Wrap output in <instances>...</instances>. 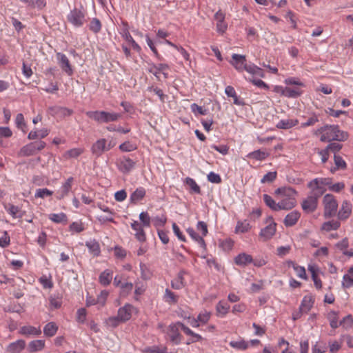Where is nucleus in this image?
I'll use <instances>...</instances> for the list:
<instances>
[{"label": "nucleus", "instance_id": "nucleus-1", "mask_svg": "<svg viewBox=\"0 0 353 353\" xmlns=\"http://www.w3.org/2000/svg\"><path fill=\"white\" fill-rule=\"evenodd\" d=\"M347 137V133L341 131L338 125H327V130L325 133L321 135L320 140L323 142L330 141L332 140L344 141Z\"/></svg>", "mask_w": 353, "mask_h": 353}, {"label": "nucleus", "instance_id": "nucleus-2", "mask_svg": "<svg viewBox=\"0 0 353 353\" xmlns=\"http://www.w3.org/2000/svg\"><path fill=\"white\" fill-rule=\"evenodd\" d=\"M86 115L98 123L116 121L121 117V114L105 111H88Z\"/></svg>", "mask_w": 353, "mask_h": 353}, {"label": "nucleus", "instance_id": "nucleus-3", "mask_svg": "<svg viewBox=\"0 0 353 353\" xmlns=\"http://www.w3.org/2000/svg\"><path fill=\"white\" fill-rule=\"evenodd\" d=\"M322 196V191L312 190L307 197L301 203L302 209L307 213H311L316 210L318 205V200Z\"/></svg>", "mask_w": 353, "mask_h": 353}, {"label": "nucleus", "instance_id": "nucleus-4", "mask_svg": "<svg viewBox=\"0 0 353 353\" xmlns=\"http://www.w3.org/2000/svg\"><path fill=\"white\" fill-rule=\"evenodd\" d=\"M324 216L327 219L336 215L338 203L332 194H327L323 197Z\"/></svg>", "mask_w": 353, "mask_h": 353}, {"label": "nucleus", "instance_id": "nucleus-5", "mask_svg": "<svg viewBox=\"0 0 353 353\" xmlns=\"http://www.w3.org/2000/svg\"><path fill=\"white\" fill-rule=\"evenodd\" d=\"M265 223L268 224L267 226L261 229L259 233V236L263 241L270 239L276 231V223L274 221L272 216L267 218Z\"/></svg>", "mask_w": 353, "mask_h": 353}, {"label": "nucleus", "instance_id": "nucleus-6", "mask_svg": "<svg viewBox=\"0 0 353 353\" xmlns=\"http://www.w3.org/2000/svg\"><path fill=\"white\" fill-rule=\"evenodd\" d=\"M332 180L331 178H316L308 183L307 187L312 190L322 191V195L325 191V189L321 185H330L332 184Z\"/></svg>", "mask_w": 353, "mask_h": 353}, {"label": "nucleus", "instance_id": "nucleus-7", "mask_svg": "<svg viewBox=\"0 0 353 353\" xmlns=\"http://www.w3.org/2000/svg\"><path fill=\"white\" fill-rule=\"evenodd\" d=\"M136 163L127 157H123L117 160L119 170L124 174L129 173L135 166Z\"/></svg>", "mask_w": 353, "mask_h": 353}, {"label": "nucleus", "instance_id": "nucleus-8", "mask_svg": "<svg viewBox=\"0 0 353 353\" xmlns=\"http://www.w3.org/2000/svg\"><path fill=\"white\" fill-rule=\"evenodd\" d=\"M57 58L58 60V63L62 70L69 76L72 75L73 73V70L72 69L71 65L70 63L69 59L68 57L61 52H58L57 54Z\"/></svg>", "mask_w": 353, "mask_h": 353}, {"label": "nucleus", "instance_id": "nucleus-9", "mask_svg": "<svg viewBox=\"0 0 353 353\" xmlns=\"http://www.w3.org/2000/svg\"><path fill=\"white\" fill-rule=\"evenodd\" d=\"M84 14L77 9L71 11L68 15V20L76 26H81L84 22Z\"/></svg>", "mask_w": 353, "mask_h": 353}, {"label": "nucleus", "instance_id": "nucleus-10", "mask_svg": "<svg viewBox=\"0 0 353 353\" xmlns=\"http://www.w3.org/2000/svg\"><path fill=\"white\" fill-rule=\"evenodd\" d=\"M232 58L231 63L238 71L241 72L245 70V67L247 65L245 56L233 54Z\"/></svg>", "mask_w": 353, "mask_h": 353}, {"label": "nucleus", "instance_id": "nucleus-11", "mask_svg": "<svg viewBox=\"0 0 353 353\" xmlns=\"http://www.w3.org/2000/svg\"><path fill=\"white\" fill-rule=\"evenodd\" d=\"M106 139H101L97 140L92 146V152L96 157H100L103 152L106 151Z\"/></svg>", "mask_w": 353, "mask_h": 353}, {"label": "nucleus", "instance_id": "nucleus-12", "mask_svg": "<svg viewBox=\"0 0 353 353\" xmlns=\"http://www.w3.org/2000/svg\"><path fill=\"white\" fill-rule=\"evenodd\" d=\"M296 205V198L290 197H283L281 201L277 203V209L279 210H291Z\"/></svg>", "mask_w": 353, "mask_h": 353}, {"label": "nucleus", "instance_id": "nucleus-13", "mask_svg": "<svg viewBox=\"0 0 353 353\" xmlns=\"http://www.w3.org/2000/svg\"><path fill=\"white\" fill-rule=\"evenodd\" d=\"M132 309L133 306L130 304H125L123 307H120L117 314L120 321L123 322L128 321L131 318Z\"/></svg>", "mask_w": 353, "mask_h": 353}, {"label": "nucleus", "instance_id": "nucleus-14", "mask_svg": "<svg viewBox=\"0 0 353 353\" xmlns=\"http://www.w3.org/2000/svg\"><path fill=\"white\" fill-rule=\"evenodd\" d=\"M49 113L53 116L59 115L62 117L70 116L73 110L65 107L52 106L48 109Z\"/></svg>", "mask_w": 353, "mask_h": 353}, {"label": "nucleus", "instance_id": "nucleus-15", "mask_svg": "<svg viewBox=\"0 0 353 353\" xmlns=\"http://www.w3.org/2000/svg\"><path fill=\"white\" fill-rule=\"evenodd\" d=\"M300 216V212L296 210H294L285 216L283 223L286 227H292L297 223Z\"/></svg>", "mask_w": 353, "mask_h": 353}, {"label": "nucleus", "instance_id": "nucleus-16", "mask_svg": "<svg viewBox=\"0 0 353 353\" xmlns=\"http://www.w3.org/2000/svg\"><path fill=\"white\" fill-rule=\"evenodd\" d=\"M179 328L180 327L179 325H177V322L169 326L170 340L175 344H179L181 341V336L179 332Z\"/></svg>", "mask_w": 353, "mask_h": 353}, {"label": "nucleus", "instance_id": "nucleus-17", "mask_svg": "<svg viewBox=\"0 0 353 353\" xmlns=\"http://www.w3.org/2000/svg\"><path fill=\"white\" fill-rule=\"evenodd\" d=\"M73 177H69L67 181L63 184L61 188L60 192L57 193V199L61 200L67 196L72 188V183L73 182Z\"/></svg>", "mask_w": 353, "mask_h": 353}, {"label": "nucleus", "instance_id": "nucleus-18", "mask_svg": "<svg viewBox=\"0 0 353 353\" xmlns=\"http://www.w3.org/2000/svg\"><path fill=\"white\" fill-rule=\"evenodd\" d=\"M26 346L25 341L22 339L17 340L15 342L11 343L6 348L8 353H20Z\"/></svg>", "mask_w": 353, "mask_h": 353}, {"label": "nucleus", "instance_id": "nucleus-19", "mask_svg": "<svg viewBox=\"0 0 353 353\" xmlns=\"http://www.w3.org/2000/svg\"><path fill=\"white\" fill-rule=\"evenodd\" d=\"M352 212V205L347 201H344L342 203L341 208L338 213V218L341 220L347 219Z\"/></svg>", "mask_w": 353, "mask_h": 353}, {"label": "nucleus", "instance_id": "nucleus-20", "mask_svg": "<svg viewBox=\"0 0 353 353\" xmlns=\"http://www.w3.org/2000/svg\"><path fill=\"white\" fill-rule=\"evenodd\" d=\"M185 274L186 272L185 270H181L178 273L177 276L171 281V287L173 289L180 290L185 286V283L183 276Z\"/></svg>", "mask_w": 353, "mask_h": 353}, {"label": "nucleus", "instance_id": "nucleus-21", "mask_svg": "<svg viewBox=\"0 0 353 353\" xmlns=\"http://www.w3.org/2000/svg\"><path fill=\"white\" fill-rule=\"evenodd\" d=\"M314 299L312 295H306L303 297L299 310L301 312L307 313L312 307Z\"/></svg>", "mask_w": 353, "mask_h": 353}, {"label": "nucleus", "instance_id": "nucleus-22", "mask_svg": "<svg viewBox=\"0 0 353 353\" xmlns=\"http://www.w3.org/2000/svg\"><path fill=\"white\" fill-rule=\"evenodd\" d=\"M235 263L238 265L245 266L253 262L251 255L246 253H241L234 259Z\"/></svg>", "mask_w": 353, "mask_h": 353}, {"label": "nucleus", "instance_id": "nucleus-23", "mask_svg": "<svg viewBox=\"0 0 353 353\" xmlns=\"http://www.w3.org/2000/svg\"><path fill=\"white\" fill-rule=\"evenodd\" d=\"M225 92L228 95V97L233 98V100H234L233 103L234 104L238 105H241V106H243L245 105L243 99H239V97L236 95V91L232 86H230V85L227 86L225 88Z\"/></svg>", "mask_w": 353, "mask_h": 353}, {"label": "nucleus", "instance_id": "nucleus-24", "mask_svg": "<svg viewBox=\"0 0 353 353\" xmlns=\"http://www.w3.org/2000/svg\"><path fill=\"white\" fill-rule=\"evenodd\" d=\"M276 194H281L283 197L290 198L294 197L295 198L296 195L297 194V192L291 187H283V188H279L275 190Z\"/></svg>", "mask_w": 353, "mask_h": 353}, {"label": "nucleus", "instance_id": "nucleus-25", "mask_svg": "<svg viewBox=\"0 0 353 353\" xmlns=\"http://www.w3.org/2000/svg\"><path fill=\"white\" fill-rule=\"evenodd\" d=\"M35 146L32 143L23 146L18 153L19 157H29L36 154Z\"/></svg>", "mask_w": 353, "mask_h": 353}, {"label": "nucleus", "instance_id": "nucleus-26", "mask_svg": "<svg viewBox=\"0 0 353 353\" xmlns=\"http://www.w3.org/2000/svg\"><path fill=\"white\" fill-rule=\"evenodd\" d=\"M85 245L88 248L90 252L94 256H99L100 255V253H101L100 245L97 241L92 240V241H87L85 243Z\"/></svg>", "mask_w": 353, "mask_h": 353}, {"label": "nucleus", "instance_id": "nucleus-27", "mask_svg": "<svg viewBox=\"0 0 353 353\" xmlns=\"http://www.w3.org/2000/svg\"><path fill=\"white\" fill-rule=\"evenodd\" d=\"M299 123V121L297 119H283L281 120L276 125V127L279 129H290Z\"/></svg>", "mask_w": 353, "mask_h": 353}, {"label": "nucleus", "instance_id": "nucleus-28", "mask_svg": "<svg viewBox=\"0 0 353 353\" xmlns=\"http://www.w3.org/2000/svg\"><path fill=\"white\" fill-rule=\"evenodd\" d=\"M45 347V341L34 340L28 344V350L30 352H36L42 350Z\"/></svg>", "mask_w": 353, "mask_h": 353}, {"label": "nucleus", "instance_id": "nucleus-29", "mask_svg": "<svg viewBox=\"0 0 353 353\" xmlns=\"http://www.w3.org/2000/svg\"><path fill=\"white\" fill-rule=\"evenodd\" d=\"M58 327L54 322L47 323L43 328V333L46 336L52 337L54 336L57 332Z\"/></svg>", "mask_w": 353, "mask_h": 353}, {"label": "nucleus", "instance_id": "nucleus-30", "mask_svg": "<svg viewBox=\"0 0 353 353\" xmlns=\"http://www.w3.org/2000/svg\"><path fill=\"white\" fill-rule=\"evenodd\" d=\"M21 334L23 335H40L41 333V331L39 328H37L33 326L28 325V326H23L21 328L20 331Z\"/></svg>", "mask_w": 353, "mask_h": 353}, {"label": "nucleus", "instance_id": "nucleus-31", "mask_svg": "<svg viewBox=\"0 0 353 353\" xmlns=\"http://www.w3.org/2000/svg\"><path fill=\"white\" fill-rule=\"evenodd\" d=\"M145 195V190L143 188H137L131 195V202L136 203L141 200Z\"/></svg>", "mask_w": 353, "mask_h": 353}, {"label": "nucleus", "instance_id": "nucleus-32", "mask_svg": "<svg viewBox=\"0 0 353 353\" xmlns=\"http://www.w3.org/2000/svg\"><path fill=\"white\" fill-rule=\"evenodd\" d=\"M112 279V272L106 270L101 273L99 276V282L101 285L106 286L108 285Z\"/></svg>", "mask_w": 353, "mask_h": 353}, {"label": "nucleus", "instance_id": "nucleus-33", "mask_svg": "<svg viewBox=\"0 0 353 353\" xmlns=\"http://www.w3.org/2000/svg\"><path fill=\"white\" fill-rule=\"evenodd\" d=\"M187 232L189 234V235L192 237V239H194L195 241H196L201 247L203 248H205V243L202 236H200L192 228H188L187 229Z\"/></svg>", "mask_w": 353, "mask_h": 353}, {"label": "nucleus", "instance_id": "nucleus-34", "mask_svg": "<svg viewBox=\"0 0 353 353\" xmlns=\"http://www.w3.org/2000/svg\"><path fill=\"white\" fill-rule=\"evenodd\" d=\"M281 94L287 97L295 98L300 95L301 92L297 88L294 89L286 87L285 88H281Z\"/></svg>", "mask_w": 353, "mask_h": 353}, {"label": "nucleus", "instance_id": "nucleus-35", "mask_svg": "<svg viewBox=\"0 0 353 353\" xmlns=\"http://www.w3.org/2000/svg\"><path fill=\"white\" fill-rule=\"evenodd\" d=\"M185 183L190 186L192 193L201 194V188L193 179L187 177Z\"/></svg>", "mask_w": 353, "mask_h": 353}, {"label": "nucleus", "instance_id": "nucleus-36", "mask_svg": "<svg viewBox=\"0 0 353 353\" xmlns=\"http://www.w3.org/2000/svg\"><path fill=\"white\" fill-rule=\"evenodd\" d=\"M268 155L269 154L268 152L258 150L250 153L248 156L256 160L261 161L266 159Z\"/></svg>", "mask_w": 353, "mask_h": 353}, {"label": "nucleus", "instance_id": "nucleus-37", "mask_svg": "<svg viewBox=\"0 0 353 353\" xmlns=\"http://www.w3.org/2000/svg\"><path fill=\"white\" fill-rule=\"evenodd\" d=\"M340 227V223L337 221H331L325 222L322 225V230L326 231H330L332 230H337Z\"/></svg>", "mask_w": 353, "mask_h": 353}, {"label": "nucleus", "instance_id": "nucleus-38", "mask_svg": "<svg viewBox=\"0 0 353 353\" xmlns=\"http://www.w3.org/2000/svg\"><path fill=\"white\" fill-rule=\"evenodd\" d=\"M250 229V225L246 221H238L236 228H235V232L236 233H238V232L245 233V232H248Z\"/></svg>", "mask_w": 353, "mask_h": 353}, {"label": "nucleus", "instance_id": "nucleus-39", "mask_svg": "<svg viewBox=\"0 0 353 353\" xmlns=\"http://www.w3.org/2000/svg\"><path fill=\"white\" fill-rule=\"evenodd\" d=\"M263 201L266 205L274 211H278L277 203L268 194H263Z\"/></svg>", "mask_w": 353, "mask_h": 353}, {"label": "nucleus", "instance_id": "nucleus-40", "mask_svg": "<svg viewBox=\"0 0 353 353\" xmlns=\"http://www.w3.org/2000/svg\"><path fill=\"white\" fill-rule=\"evenodd\" d=\"M164 299L166 302L170 303H176L178 301V296L169 289H166L165 291Z\"/></svg>", "mask_w": 353, "mask_h": 353}, {"label": "nucleus", "instance_id": "nucleus-41", "mask_svg": "<svg viewBox=\"0 0 353 353\" xmlns=\"http://www.w3.org/2000/svg\"><path fill=\"white\" fill-rule=\"evenodd\" d=\"M229 308V305L223 301H219L216 305V312L222 316H224L228 313Z\"/></svg>", "mask_w": 353, "mask_h": 353}, {"label": "nucleus", "instance_id": "nucleus-42", "mask_svg": "<svg viewBox=\"0 0 353 353\" xmlns=\"http://www.w3.org/2000/svg\"><path fill=\"white\" fill-rule=\"evenodd\" d=\"M327 318L330 320V324L332 328L335 329V328L338 327L339 324H338V314H337V312H336L335 311H331L328 314Z\"/></svg>", "mask_w": 353, "mask_h": 353}, {"label": "nucleus", "instance_id": "nucleus-43", "mask_svg": "<svg viewBox=\"0 0 353 353\" xmlns=\"http://www.w3.org/2000/svg\"><path fill=\"white\" fill-rule=\"evenodd\" d=\"M168 65L167 64H164V63H159L157 65H153L152 66L149 70L148 71L150 72V73H152L154 76H156L157 77H158V74L159 73L160 71H163L165 69H168Z\"/></svg>", "mask_w": 353, "mask_h": 353}, {"label": "nucleus", "instance_id": "nucleus-44", "mask_svg": "<svg viewBox=\"0 0 353 353\" xmlns=\"http://www.w3.org/2000/svg\"><path fill=\"white\" fill-rule=\"evenodd\" d=\"M334 164L336 165V168H339L340 170L346 169L347 164L341 156L334 154Z\"/></svg>", "mask_w": 353, "mask_h": 353}, {"label": "nucleus", "instance_id": "nucleus-45", "mask_svg": "<svg viewBox=\"0 0 353 353\" xmlns=\"http://www.w3.org/2000/svg\"><path fill=\"white\" fill-rule=\"evenodd\" d=\"M66 215L64 213L50 214L49 216V219L51 221L57 223L66 221Z\"/></svg>", "mask_w": 353, "mask_h": 353}, {"label": "nucleus", "instance_id": "nucleus-46", "mask_svg": "<svg viewBox=\"0 0 353 353\" xmlns=\"http://www.w3.org/2000/svg\"><path fill=\"white\" fill-rule=\"evenodd\" d=\"M276 172H269L263 176L261 181L262 183H272L276 179Z\"/></svg>", "mask_w": 353, "mask_h": 353}, {"label": "nucleus", "instance_id": "nucleus-47", "mask_svg": "<svg viewBox=\"0 0 353 353\" xmlns=\"http://www.w3.org/2000/svg\"><path fill=\"white\" fill-rule=\"evenodd\" d=\"M132 288L133 284L132 283H125L121 284V289L120 292L121 296H127L132 291Z\"/></svg>", "mask_w": 353, "mask_h": 353}, {"label": "nucleus", "instance_id": "nucleus-48", "mask_svg": "<svg viewBox=\"0 0 353 353\" xmlns=\"http://www.w3.org/2000/svg\"><path fill=\"white\" fill-rule=\"evenodd\" d=\"M101 28V24L100 21L97 18H94L90 22V29L94 32L97 33L100 31Z\"/></svg>", "mask_w": 353, "mask_h": 353}, {"label": "nucleus", "instance_id": "nucleus-49", "mask_svg": "<svg viewBox=\"0 0 353 353\" xmlns=\"http://www.w3.org/2000/svg\"><path fill=\"white\" fill-rule=\"evenodd\" d=\"M140 221L142 223L143 226L150 227V217L148 212H142L139 214Z\"/></svg>", "mask_w": 353, "mask_h": 353}, {"label": "nucleus", "instance_id": "nucleus-50", "mask_svg": "<svg viewBox=\"0 0 353 353\" xmlns=\"http://www.w3.org/2000/svg\"><path fill=\"white\" fill-rule=\"evenodd\" d=\"M136 148V146L129 141H125L119 145V149L123 152H131Z\"/></svg>", "mask_w": 353, "mask_h": 353}, {"label": "nucleus", "instance_id": "nucleus-51", "mask_svg": "<svg viewBox=\"0 0 353 353\" xmlns=\"http://www.w3.org/2000/svg\"><path fill=\"white\" fill-rule=\"evenodd\" d=\"M230 345L234 348H237L239 350H246L248 347V343L245 341H231Z\"/></svg>", "mask_w": 353, "mask_h": 353}, {"label": "nucleus", "instance_id": "nucleus-52", "mask_svg": "<svg viewBox=\"0 0 353 353\" xmlns=\"http://www.w3.org/2000/svg\"><path fill=\"white\" fill-rule=\"evenodd\" d=\"M16 124L19 128L25 132V128L26 127V125L24 121L23 115L21 113H19L17 115Z\"/></svg>", "mask_w": 353, "mask_h": 353}, {"label": "nucleus", "instance_id": "nucleus-53", "mask_svg": "<svg viewBox=\"0 0 353 353\" xmlns=\"http://www.w3.org/2000/svg\"><path fill=\"white\" fill-rule=\"evenodd\" d=\"M339 324L345 328L351 327L353 324V318L352 315L349 314L344 317L343 320L340 321Z\"/></svg>", "mask_w": 353, "mask_h": 353}, {"label": "nucleus", "instance_id": "nucleus-54", "mask_svg": "<svg viewBox=\"0 0 353 353\" xmlns=\"http://www.w3.org/2000/svg\"><path fill=\"white\" fill-rule=\"evenodd\" d=\"M123 37L126 41H128V42H130L132 44V46L134 50H140L139 46L135 42V41L134 40L132 37L130 35V34L128 31H126L125 32Z\"/></svg>", "mask_w": 353, "mask_h": 353}, {"label": "nucleus", "instance_id": "nucleus-55", "mask_svg": "<svg viewBox=\"0 0 353 353\" xmlns=\"http://www.w3.org/2000/svg\"><path fill=\"white\" fill-rule=\"evenodd\" d=\"M6 209L8 212V213L13 217H21V216H18L17 214L19 212V208L18 206H15L14 205H9V208L6 207Z\"/></svg>", "mask_w": 353, "mask_h": 353}, {"label": "nucleus", "instance_id": "nucleus-56", "mask_svg": "<svg viewBox=\"0 0 353 353\" xmlns=\"http://www.w3.org/2000/svg\"><path fill=\"white\" fill-rule=\"evenodd\" d=\"M191 110L194 113L197 112L201 115H205L208 112V110L203 108L201 106H199L196 103L191 105Z\"/></svg>", "mask_w": 353, "mask_h": 353}, {"label": "nucleus", "instance_id": "nucleus-57", "mask_svg": "<svg viewBox=\"0 0 353 353\" xmlns=\"http://www.w3.org/2000/svg\"><path fill=\"white\" fill-rule=\"evenodd\" d=\"M167 221L165 216L163 215L161 217H155L153 219L154 225L157 228L163 226Z\"/></svg>", "mask_w": 353, "mask_h": 353}, {"label": "nucleus", "instance_id": "nucleus-58", "mask_svg": "<svg viewBox=\"0 0 353 353\" xmlns=\"http://www.w3.org/2000/svg\"><path fill=\"white\" fill-rule=\"evenodd\" d=\"M108 296V292L105 290L101 291L100 295L96 299L97 304H100L102 306L104 305Z\"/></svg>", "mask_w": 353, "mask_h": 353}, {"label": "nucleus", "instance_id": "nucleus-59", "mask_svg": "<svg viewBox=\"0 0 353 353\" xmlns=\"http://www.w3.org/2000/svg\"><path fill=\"white\" fill-rule=\"evenodd\" d=\"M52 194V191L49 190L47 188H43L37 190L35 194V197L44 198L46 196H51Z\"/></svg>", "mask_w": 353, "mask_h": 353}, {"label": "nucleus", "instance_id": "nucleus-60", "mask_svg": "<svg viewBox=\"0 0 353 353\" xmlns=\"http://www.w3.org/2000/svg\"><path fill=\"white\" fill-rule=\"evenodd\" d=\"M70 230L80 233L84 230V227L81 223L73 222L70 225Z\"/></svg>", "mask_w": 353, "mask_h": 353}, {"label": "nucleus", "instance_id": "nucleus-61", "mask_svg": "<svg viewBox=\"0 0 353 353\" xmlns=\"http://www.w3.org/2000/svg\"><path fill=\"white\" fill-rule=\"evenodd\" d=\"M208 179L209 181L214 183H219L221 182V176L213 172H211L208 175Z\"/></svg>", "mask_w": 353, "mask_h": 353}, {"label": "nucleus", "instance_id": "nucleus-62", "mask_svg": "<svg viewBox=\"0 0 353 353\" xmlns=\"http://www.w3.org/2000/svg\"><path fill=\"white\" fill-rule=\"evenodd\" d=\"M348 246H349V241H348L347 238H344L342 241H341L340 242H339L336 244V247L339 250L342 251L343 252V251L347 250Z\"/></svg>", "mask_w": 353, "mask_h": 353}, {"label": "nucleus", "instance_id": "nucleus-63", "mask_svg": "<svg viewBox=\"0 0 353 353\" xmlns=\"http://www.w3.org/2000/svg\"><path fill=\"white\" fill-rule=\"evenodd\" d=\"M343 286L345 288H349L353 286V278L350 277L348 274L343 276Z\"/></svg>", "mask_w": 353, "mask_h": 353}, {"label": "nucleus", "instance_id": "nucleus-64", "mask_svg": "<svg viewBox=\"0 0 353 353\" xmlns=\"http://www.w3.org/2000/svg\"><path fill=\"white\" fill-rule=\"evenodd\" d=\"M327 350V346L325 344L316 343L312 349L313 353H324Z\"/></svg>", "mask_w": 353, "mask_h": 353}]
</instances>
